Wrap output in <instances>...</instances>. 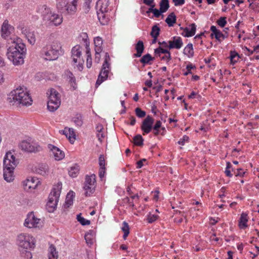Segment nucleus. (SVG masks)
<instances>
[{
  "label": "nucleus",
  "mask_w": 259,
  "mask_h": 259,
  "mask_svg": "<svg viewBox=\"0 0 259 259\" xmlns=\"http://www.w3.org/2000/svg\"><path fill=\"white\" fill-rule=\"evenodd\" d=\"M26 53L25 45L20 38L16 37L13 39L11 45L8 49L7 55L8 58L14 65H19L23 64Z\"/></svg>",
  "instance_id": "nucleus-1"
},
{
  "label": "nucleus",
  "mask_w": 259,
  "mask_h": 259,
  "mask_svg": "<svg viewBox=\"0 0 259 259\" xmlns=\"http://www.w3.org/2000/svg\"><path fill=\"white\" fill-rule=\"evenodd\" d=\"M35 239L30 234L21 233L16 238V244L21 256L25 259H31L32 254L31 252L35 247Z\"/></svg>",
  "instance_id": "nucleus-2"
},
{
  "label": "nucleus",
  "mask_w": 259,
  "mask_h": 259,
  "mask_svg": "<svg viewBox=\"0 0 259 259\" xmlns=\"http://www.w3.org/2000/svg\"><path fill=\"white\" fill-rule=\"evenodd\" d=\"M7 100L12 105L21 104L24 106H29L32 102L26 89L22 87L18 88L11 91L8 95Z\"/></svg>",
  "instance_id": "nucleus-3"
},
{
  "label": "nucleus",
  "mask_w": 259,
  "mask_h": 259,
  "mask_svg": "<svg viewBox=\"0 0 259 259\" xmlns=\"http://www.w3.org/2000/svg\"><path fill=\"white\" fill-rule=\"evenodd\" d=\"M18 162V159L11 151L6 153L4 158L3 177L7 182L10 183L14 180V169Z\"/></svg>",
  "instance_id": "nucleus-4"
},
{
  "label": "nucleus",
  "mask_w": 259,
  "mask_h": 259,
  "mask_svg": "<svg viewBox=\"0 0 259 259\" xmlns=\"http://www.w3.org/2000/svg\"><path fill=\"white\" fill-rule=\"evenodd\" d=\"M38 12L41 14L43 21L49 26H58L63 22L62 16L53 12L46 5L40 6Z\"/></svg>",
  "instance_id": "nucleus-5"
},
{
  "label": "nucleus",
  "mask_w": 259,
  "mask_h": 259,
  "mask_svg": "<svg viewBox=\"0 0 259 259\" xmlns=\"http://www.w3.org/2000/svg\"><path fill=\"white\" fill-rule=\"evenodd\" d=\"M63 53L61 44L58 41H54L51 45H47L42 48L40 55L44 59L51 61L56 60Z\"/></svg>",
  "instance_id": "nucleus-6"
},
{
  "label": "nucleus",
  "mask_w": 259,
  "mask_h": 259,
  "mask_svg": "<svg viewBox=\"0 0 259 259\" xmlns=\"http://www.w3.org/2000/svg\"><path fill=\"white\" fill-rule=\"evenodd\" d=\"M78 0H56L57 9L62 13L74 15L77 11Z\"/></svg>",
  "instance_id": "nucleus-7"
},
{
  "label": "nucleus",
  "mask_w": 259,
  "mask_h": 259,
  "mask_svg": "<svg viewBox=\"0 0 259 259\" xmlns=\"http://www.w3.org/2000/svg\"><path fill=\"white\" fill-rule=\"evenodd\" d=\"M62 189V183L58 182L54 185L49 196V200L47 206L50 212L53 211L56 208L59 201V197Z\"/></svg>",
  "instance_id": "nucleus-8"
},
{
  "label": "nucleus",
  "mask_w": 259,
  "mask_h": 259,
  "mask_svg": "<svg viewBox=\"0 0 259 259\" xmlns=\"http://www.w3.org/2000/svg\"><path fill=\"white\" fill-rule=\"evenodd\" d=\"M47 94L48 95V109L50 111L54 112L60 106L61 95L54 89H50Z\"/></svg>",
  "instance_id": "nucleus-9"
},
{
  "label": "nucleus",
  "mask_w": 259,
  "mask_h": 259,
  "mask_svg": "<svg viewBox=\"0 0 259 259\" xmlns=\"http://www.w3.org/2000/svg\"><path fill=\"white\" fill-rule=\"evenodd\" d=\"M110 58L108 53H105L104 63L102 65L101 70L98 76V78L96 81V85L99 86L103 81L106 80L110 70Z\"/></svg>",
  "instance_id": "nucleus-10"
},
{
  "label": "nucleus",
  "mask_w": 259,
  "mask_h": 259,
  "mask_svg": "<svg viewBox=\"0 0 259 259\" xmlns=\"http://www.w3.org/2000/svg\"><path fill=\"white\" fill-rule=\"evenodd\" d=\"M96 186V175L92 174L90 176H86L83 186V189L85 191L84 194L86 197H89L93 194L95 192Z\"/></svg>",
  "instance_id": "nucleus-11"
},
{
  "label": "nucleus",
  "mask_w": 259,
  "mask_h": 259,
  "mask_svg": "<svg viewBox=\"0 0 259 259\" xmlns=\"http://www.w3.org/2000/svg\"><path fill=\"white\" fill-rule=\"evenodd\" d=\"M72 62L76 64L78 69L81 71L83 69V59L81 58V48L80 46H74L71 51Z\"/></svg>",
  "instance_id": "nucleus-12"
},
{
  "label": "nucleus",
  "mask_w": 259,
  "mask_h": 259,
  "mask_svg": "<svg viewBox=\"0 0 259 259\" xmlns=\"http://www.w3.org/2000/svg\"><path fill=\"white\" fill-rule=\"evenodd\" d=\"M24 225L28 228H39L42 226V222L35 216L33 212H30L27 215Z\"/></svg>",
  "instance_id": "nucleus-13"
},
{
  "label": "nucleus",
  "mask_w": 259,
  "mask_h": 259,
  "mask_svg": "<svg viewBox=\"0 0 259 259\" xmlns=\"http://www.w3.org/2000/svg\"><path fill=\"white\" fill-rule=\"evenodd\" d=\"M20 148L27 152H37L42 150L41 147L37 143L29 142L26 140L22 141L19 144Z\"/></svg>",
  "instance_id": "nucleus-14"
},
{
  "label": "nucleus",
  "mask_w": 259,
  "mask_h": 259,
  "mask_svg": "<svg viewBox=\"0 0 259 259\" xmlns=\"http://www.w3.org/2000/svg\"><path fill=\"white\" fill-rule=\"evenodd\" d=\"M39 181L35 177H28L23 182L24 189L28 192H31L38 186Z\"/></svg>",
  "instance_id": "nucleus-15"
},
{
  "label": "nucleus",
  "mask_w": 259,
  "mask_h": 259,
  "mask_svg": "<svg viewBox=\"0 0 259 259\" xmlns=\"http://www.w3.org/2000/svg\"><path fill=\"white\" fill-rule=\"evenodd\" d=\"M154 119L151 116H147L143 121L141 124V130L143 132V135L149 134L152 130L153 124Z\"/></svg>",
  "instance_id": "nucleus-16"
},
{
  "label": "nucleus",
  "mask_w": 259,
  "mask_h": 259,
  "mask_svg": "<svg viewBox=\"0 0 259 259\" xmlns=\"http://www.w3.org/2000/svg\"><path fill=\"white\" fill-rule=\"evenodd\" d=\"M48 148L56 160H62L65 156L64 152L59 148L52 144L48 145Z\"/></svg>",
  "instance_id": "nucleus-17"
},
{
  "label": "nucleus",
  "mask_w": 259,
  "mask_h": 259,
  "mask_svg": "<svg viewBox=\"0 0 259 259\" xmlns=\"http://www.w3.org/2000/svg\"><path fill=\"white\" fill-rule=\"evenodd\" d=\"M20 30L21 33L28 39V42L31 45H34L36 41L34 32L31 31L29 28L24 27H21Z\"/></svg>",
  "instance_id": "nucleus-18"
},
{
  "label": "nucleus",
  "mask_w": 259,
  "mask_h": 259,
  "mask_svg": "<svg viewBox=\"0 0 259 259\" xmlns=\"http://www.w3.org/2000/svg\"><path fill=\"white\" fill-rule=\"evenodd\" d=\"M183 45L182 39L180 36H174L172 39L168 41V49H180Z\"/></svg>",
  "instance_id": "nucleus-19"
},
{
  "label": "nucleus",
  "mask_w": 259,
  "mask_h": 259,
  "mask_svg": "<svg viewBox=\"0 0 259 259\" xmlns=\"http://www.w3.org/2000/svg\"><path fill=\"white\" fill-rule=\"evenodd\" d=\"M181 29H183L184 32L182 33V35L185 37H189L193 36L195 35L196 30V25L194 23L191 24L188 27L185 28L181 27Z\"/></svg>",
  "instance_id": "nucleus-20"
},
{
  "label": "nucleus",
  "mask_w": 259,
  "mask_h": 259,
  "mask_svg": "<svg viewBox=\"0 0 259 259\" xmlns=\"http://www.w3.org/2000/svg\"><path fill=\"white\" fill-rule=\"evenodd\" d=\"M64 76L68 81L73 90H75L77 88L76 79L73 73L70 70H66L64 72Z\"/></svg>",
  "instance_id": "nucleus-21"
},
{
  "label": "nucleus",
  "mask_w": 259,
  "mask_h": 259,
  "mask_svg": "<svg viewBox=\"0 0 259 259\" xmlns=\"http://www.w3.org/2000/svg\"><path fill=\"white\" fill-rule=\"evenodd\" d=\"M109 4V0H99L97 2L96 8L97 11L107 12Z\"/></svg>",
  "instance_id": "nucleus-22"
},
{
  "label": "nucleus",
  "mask_w": 259,
  "mask_h": 259,
  "mask_svg": "<svg viewBox=\"0 0 259 259\" xmlns=\"http://www.w3.org/2000/svg\"><path fill=\"white\" fill-rule=\"evenodd\" d=\"M210 30L212 32L211 34V37H213V35H214L215 38L219 41H221L226 37V36H225L220 30L218 29L215 26H211Z\"/></svg>",
  "instance_id": "nucleus-23"
},
{
  "label": "nucleus",
  "mask_w": 259,
  "mask_h": 259,
  "mask_svg": "<svg viewBox=\"0 0 259 259\" xmlns=\"http://www.w3.org/2000/svg\"><path fill=\"white\" fill-rule=\"evenodd\" d=\"M11 29L12 27L9 24L8 21L7 20H5L1 28L2 36L5 38L8 37L10 34Z\"/></svg>",
  "instance_id": "nucleus-24"
},
{
  "label": "nucleus",
  "mask_w": 259,
  "mask_h": 259,
  "mask_svg": "<svg viewBox=\"0 0 259 259\" xmlns=\"http://www.w3.org/2000/svg\"><path fill=\"white\" fill-rule=\"evenodd\" d=\"M135 50L137 52L133 55L134 57L139 58L141 57L144 50V43L142 40H139L136 44Z\"/></svg>",
  "instance_id": "nucleus-25"
},
{
  "label": "nucleus",
  "mask_w": 259,
  "mask_h": 259,
  "mask_svg": "<svg viewBox=\"0 0 259 259\" xmlns=\"http://www.w3.org/2000/svg\"><path fill=\"white\" fill-rule=\"evenodd\" d=\"M61 132L70 141H74L75 139L76 135L72 128L66 127L64 130Z\"/></svg>",
  "instance_id": "nucleus-26"
},
{
  "label": "nucleus",
  "mask_w": 259,
  "mask_h": 259,
  "mask_svg": "<svg viewBox=\"0 0 259 259\" xmlns=\"http://www.w3.org/2000/svg\"><path fill=\"white\" fill-rule=\"evenodd\" d=\"M48 258L49 259L58 258V252L53 244H51L49 246L48 249Z\"/></svg>",
  "instance_id": "nucleus-27"
},
{
  "label": "nucleus",
  "mask_w": 259,
  "mask_h": 259,
  "mask_svg": "<svg viewBox=\"0 0 259 259\" xmlns=\"http://www.w3.org/2000/svg\"><path fill=\"white\" fill-rule=\"evenodd\" d=\"M84 238L88 244L92 245L95 240V233L93 230H90L85 234Z\"/></svg>",
  "instance_id": "nucleus-28"
},
{
  "label": "nucleus",
  "mask_w": 259,
  "mask_h": 259,
  "mask_svg": "<svg viewBox=\"0 0 259 259\" xmlns=\"http://www.w3.org/2000/svg\"><path fill=\"white\" fill-rule=\"evenodd\" d=\"M35 171L37 173L44 176L46 175L49 171L48 165L45 163L40 164L36 167Z\"/></svg>",
  "instance_id": "nucleus-29"
},
{
  "label": "nucleus",
  "mask_w": 259,
  "mask_h": 259,
  "mask_svg": "<svg viewBox=\"0 0 259 259\" xmlns=\"http://www.w3.org/2000/svg\"><path fill=\"white\" fill-rule=\"evenodd\" d=\"M74 193L70 191L67 194L64 206L66 208L69 207L73 204Z\"/></svg>",
  "instance_id": "nucleus-30"
},
{
  "label": "nucleus",
  "mask_w": 259,
  "mask_h": 259,
  "mask_svg": "<svg viewBox=\"0 0 259 259\" xmlns=\"http://www.w3.org/2000/svg\"><path fill=\"white\" fill-rule=\"evenodd\" d=\"M94 45H95V51L98 52V51H103V40L102 38L99 36H97L94 38Z\"/></svg>",
  "instance_id": "nucleus-31"
},
{
  "label": "nucleus",
  "mask_w": 259,
  "mask_h": 259,
  "mask_svg": "<svg viewBox=\"0 0 259 259\" xmlns=\"http://www.w3.org/2000/svg\"><path fill=\"white\" fill-rule=\"evenodd\" d=\"M240 57L238 53L235 51H231L230 53L229 58L230 60V64L232 65L235 64L239 60Z\"/></svg>",
  "instance_id": "nucleus-32"
},
{
  "label": "nucleus",
  "mask_w": 259,
  "mask_h": 259,
  "mask_svg": "<svg viewBox=\"0 0 259 259\" xmlns=\"http://www.w3.org/2000/svg\"><path fill=\"white\" fill-rule=\"evenodd\" d=\"M106 13L97 11L98 19L100 23L103 25L107 24L109 21V18L106 16Z\"/></svg>",
  "instance_id": "nucleus-33"
},
{
  "label": "nucleus",
  "mask_w": 259,
  "mask_h": 259,
  "mask_svg": "<svg viewBox=\"0 0 259 259\" xmlns=\"http://www.w3.org/2000/svg\"><path fill=\"white\" fill-rule=\"evenodd\" d=\"M177 17L174 12L169 14L165 19V22L167 24L168 26L171 27L176 23Z\"/></svg>",
  "instance_id": "nucleus-34"
},
{
  "label": "nucleus",
  "mask_w": 259,
  "mask_h": 259,
  "mask_svg": "<svg viewBox=\"0 0 259 259\" xmlns=\"http://www.w3.org/2000/svg\"><path fill=\"white\" fill-rule=\"evenodd\" d=\"M248 222L247 215L244 213H242L240 218L239 226L241 229L245 228L247 225V222Z\"/></svg>",
  "instance_id": "nucleus-35"
},
{
  "label": "nucleus",
  "mask_w": 259,
  "mask_h": 259,
  "mask_svg": "<svg viewBox=\"0 0 259 259\" xmlns=\"http://www.w3.org/2000/svg\"><path fill=\"white\" fill-rule=\"evenodd\" d=\"M183 53L188 57H192L194 56L193 45L191 43L188 44L184 48Z\"/></svg>",
  "instance_id": "nucleus-36"
},
{
  "label": "nucleus",
  "mask_w": 259,
  "mask_h": 259,
  "mask_svg": "<svg viewBox=\"0 0 259 259\" xmlns=\"http://www.w3.org/2000/svg\"><path fill=\"white\" fill-rule=\"evenodd\" d=\"M160 10L161 12H165L169 8V1L168 0H161L159 4Z\"/></svg>",
  "instance_id": "nucleus-37"
},
{
  "label": "nucleus",
  "mask_w": 259,
  "mask_h": 259,
  "mask_svg": "<svg viewBox=\"0 0 259 259\" xmlns=\"http://www.w3.org/2000/svg\"><path fill=\"white\" fill-rule=\"evenodd\" d=\"M154 60V58L152 57L150 54H147L145 55H144L141 59H140V61L141 63H143V64H151V63L150 62L151 61H153Z\"/></svg>",
  "instance_id": "nucleus-38"
},
{
  "label": "nucleus",
  "mask_w": 259,
  "mask_h": 259,
  "mask_svg": "<svg viewBox=\"0 0 259 259\" xmlns=\"http://www.w3.org/2000/svg\"><path fill=\"white\" fill-rule=\"evenodd\" d=\"M79 172V166L77 165L73 166L70 167L68 173L70 177L72 178L76 177Z\"/></svg>",
  "instance_id": "nucleus-39"
},
{
  "label": "nucleus",
  "mask_w": 259,
  "mask_h": 259,
  "mask_svg": "<svg viewBox=\"0 0 259 259\" xmlns=\"http://www.w3.org/2000/svg\"><path fill=\"white\" fill-rule=\"evenodd\" d=\"M73 122L78 127H80L83 124L82 117L80 114H77L72 118Z\"/></svg>",
  "instance_id": "nucleus-40"
},
{
  "label": "nucleus",
  "mask_w": 259,
  "mask_h": 259,
  "mask_svg": "<svg viewBox=\"0 0 259 259\" xmlns=\"http://www.w3.org/2000/svg\"><path fill=\"white\" fill-rule=\"evenodd\" d=\"M122 231L123 232V238L126 239L130 233V228L128 224L126 222H123L121 228Z\"/></svg>",
  "instance_id": "nucleus-41"
},
{
  "label": "nucleus",
  "mask_w": 259,
  "mask_h": 259,
  "mask_svg": "<svg viewBox=\"0 0 259 259\" xmlns=\"http://www.w3.org/2000/svg\"><path fill=\"white\" fill-rule=\"evenodd\" d=\"M170 53L169 51L166 49H164V48L159 46L158 48L154 50V53L155 55L160 57L161 54H167Z\"/></svg>",
  "instance_id": "nucleus-42"
},
{
  "label": "nucleus",
  "mask_w": 259,
  "mask_h": 259,
  "mask_svg": "<svg viewBox=\"0 0 259 259\" xmlns=\"http://www.w3.org/2000/svg\"><path fill=\"white\" fill-rule=\"evenodd\" d=\"M161 126V122L160 120L156 121L155 124L153 126V134L155 136H157L159 134L160 129Z\"/></svg>",
  "instance_id": "nucleus-43"
},
{
  "label": "nucleus",
  "mask_w": 259,
  "mask_h": 259,
  "mask_svg": "<svg viewBox=\"0 0 259 259\" xmlns=\"http://www.w3.org/2000/svg\"><path fill=\"white\" fill-rule=\"evenodd\" d=\"M134 144L137 146H142L143 145L144 139L142 136L140 135H137L134 137L133 139Z\"/></svg>",
  "instance_id": "nucleus-44"
},
{
  "label": "nucleus",
  "mask_w": 259,
  "mask_h": 259,
  "mask_svg": "<svg viewBox=\"0 0 259 259\" xmlns=\"http://www.w3.org/2000/svg\"><path fill=\"white\" fill-rule=\"evenodd\" d=\"M160 28L157 25H154L152 28L150 34L152 37H157L159 34Z\"/></svg>",
  "instance_id": "nucleus-45"
},
{
  "label": "nucleus",
  "mask_w": 259,
  "mask_h": 259,
  "mask_svg": "<svg viewBox=\"0 0 259 259\" xmlns=\"http://www.w3.org/2000/svg\"><path fill=\"white\" fill-rule=\"evenodd\" d=\"M76 219H77V221L82 225H83V226H84V225H89L91 223L90 221L87 220L85 219L84 218H83V217H82L81 216V214L80 213L77 215Z\"/></svg>",
  "instance_id": "nucleus-46"
},
{
  "label": "nucleus",
  "mask_w": 259,
  "mask_h": 259,
  "mask_svg": "<svg viewBox=\"0 0 259 259\" xmlns=\"http://www.w3.org/2000/svg\"><path fill=\"white\" fill-rule=\"evenodd\" d=\"M195 68V66L192 64L190 63L186 66V71L184 72L183 74L185 76H187L189 74H192L191 70Z\"/></svg>",
  "instance_id": "nucleus-47"
},
{
  "label": "nucleus",
  "mask_w": 259,
  "mask_h": 259,
  "mask_svg": "<svg viewBox=\"0 0 259 259\" xmlns=\"http://www.w3.org/2000/svg\"><path fill=\"white\" fill-rule=\"evenodd\" d=\"M135 113L136 115L140 118H143L146 115V112L142 110L140 108H136Z\"/></svg>",
  "instance_id": "nucleus-48"
},
{
  "label": "nucleus",
  "mask_w": 259,
  "mask_h": 259,
  "mask_svg": "<svg viewBox=\"0 0 259 259\" xmlns=\"http://www.w3.org/2000/svg\"><path fill=\"white\" fill-rule=\"evenodd\" d=\"M217 24L221 27H224L227 24L226 18L225 17H221L218 21Z\"/></svg>",
  "instance_id": "nucleus-49"
},
{
  "label": "nucleus",
  "mask_w": 259,
  "mask_h": 259,
  "mask_svg": "<svg viewBox=\"0 0 259 259\" xmlns=\"http://www.w3.org/2000/svg\"><path fill=\"white\" fill-rule=\"evenodd\" d=\"M91 2H90L89 0L85 1V2L83 6V9L85 13H87L91 8L90 5H91Z\"/></svg>",
  "instance_id": "nucleus-50"
},
{
  "label": "nucleus",
  "mask_w": 259,
  "mask_h": 259,
  "mask_svg": "<svg viewBox=\"0 0 259 259\" xmlns=\"http://www.w3.org/2000/svg\"><path fill=\"white\" fill-rule=\"evenodd\" d=\"M123 201L125 203H128L130 207H132L133 209L135 208V205L133 201H131L130 197H126L124 198Z\"/></svg>",
  "instance_id": "nucleus-51"
},
{
  "label": "nucleus",
  "mask_w": 259,
  "mask_h": 259,
  "mask_svg": "<svg viewBox=\"0 0 259 259\" xmlns=\"http://www.w3.org/2000/svg\"><path fill=\"white\" fill-rule=\"evenodd\" d=\"M161 60L165 61L166 63H168L170 60L171 59V54L170 52L167 54H165L164 56L162 57H160Z\"/></svg>",
  "instance_id": "nucleus-52"
},
{
  "label": "nucleus",
  "mask_w": 259,
  "mask_h": 259,
  "mask_svg": "<svg viewBox=\"0 0 259 259\" xmlns=\"http://www.w3.org/2000/svg\"><path fill=\"white\" fill-rule=\"evenodd\" d=\"M158 218L157 215L150 214L148 215L147 220L149 223H152L155 221Z\"/></svg>",
  "instance_id": "nucleus-53"
},
{
  "label": "nucleus",
  "mask_w": 259,
  "mask_h": 259,
  "mask_svg": "<svg viewBox=\"0 0 259 259\" xmlns=\"http://www.w3.org/2000/svg\"><path fill=\"white\" fill-rule=\"evenodd\" d=\"M100 167H105V160L103 155H101L99 158Z\"/></svg>",
  "instance_id": "nucleus-54"
},
{
  "label": "nucleus",
  "mask_w": 259,
  "mask_h": 259,
  "mask_svg": "<svg viewBox=\"0 0 259 259\" xmlns=\"http://www.w3.org/2000/svg\"><path fill=\"white\" fill-rule=\"evenodd\" d=\"M231 167V164L230 162L227 163V167L225 170V174L227 176L229 177H231L232 176V174L231 172V171L230 170V168Z\"/></svg>",
  "instance_id": "nucleus-55"
},
{
  "label": "nucleus",
  "mask_w": 259,
  "mask_h": 259,
  "mask_svg": "<svg viewBox=\"0 0 259 259\" xmlns=\"http://www.w3.org/2000/svg\"><path fill=\"white\" fill-rule=\"evenodd\" d=\"M131 200L133 201L134 203H137L140 199V196L138 193L134 194L132 195L129 196Z\"/></svg>",
  "instance_id": "nucleus-56"
},
{
  "label": "nucleus",
  "mask_w": 259,
  "mask_h": 259,
  "mask_svg": "<svg viewBox=\"0 0 259 259\" xmlns=\"http://www.w3.org/2000/svg\"><path fill=\"white\" fill-rule=\"evenodd\" d=\"M97 136L98 140L101 143L106 136L105 131L102 132V133L100 132V133H97Z\"/></svg>",
  "instance_id": "nucleus-57"
},
{
  "label": "nucleus",
  "mask_w": 259,
  "mask_h": 259,
  "mask_svg": "<svg viewBox=\"0 0 259 259\" xmlns=\"http://www.w3.org/2000/svg\"><path fill=\"white\" fill-rule=\"evenodd\" d=\"M249 7L253 9L254 11L259 12V4L258 3H250Z\"/></svg>",
  "instance_id": "nucleus-58"
},
{
  "label": "nucleus",
  "mask_w": 259,
  "mask_h": 259,
  "mask_svg": "<svg viewBox=\"0 0 259 259\" xmlns=\"http://www.w3.org/2000/svg\"><path fill=\"white\" fill-rule=\"evenodd\" d=\"M189 139V137L185 135L179 141L178 144L181 145H184L185 142H188Z\"/></svg>",
  "instance_id": "nucleus-59"
},
{
  "label": "nucleus",
  "mask_w": 259,
  "mask_h": 259,
  "mask_svg": "<svg viewBox=\"0 0 259 259\" xmlns=\"http://www.w3.org/2000/svg\"><path fill=\"white\" fill-rule=\"evenodd\" d=\"M87 58L92 57L91 50L89 47V42L85 41Z\"/></svg>",
  "instance_id": "nucleus-60"
},
{
  "label": "nucleus",
  "mask_w": 259,
  "mask_h": 259,
  "mask_svg": "<svg viewBox=\"0 0 259 259\" xmlns=\"http://www.w3.org/2000/svg\"><path fill=\"white\" fill-rule=\"evenodd\" d=\"M105 173L106 167H100L99 171V176L101 179L104 177Z\"/></svg>",
  "instance_id": "nucleus-61"
},
{
  "label": "nucleus",
  "mask_w": 259,
  "mask_h": 259,
  "mask_svg": "<svg viewBox=\"0 0 259 259\" xmlns=\"http://www.w3.org/2000/svg\"><path fill=\"white\" fill-rule=\"evenodd\" d=\"M236 176L242 177L245 174V172L242 169H237V171H234Z\"/></svg>",
  "instance_id": "nucleus-62"
},
{
  "label": "nucleus",
  "mask_w": 259,
  "mask_h": 259,
  "mask_svg": "<svg viewBox=\"0 0 259 259\" xmlns=\"http://www.w3.org/2000/svg\"><path fill=\"white\" fill-rule=\"evenodd\" d=\"M153 13L154 14V16L156 18H159L160 17L161 14L163 13V12H161V10L160 9L158 10V9L155 8Z\"/></svg>",
  "instance_id": "nucleus-63"
},
{
  "label": "nucleus",
  "mask_w": 259,
  "mask_h": 259,
  "mask_svg": "<svg viewBox=\"0 0 259 259\" xmlns=\"http://www.w3.org/2000/svg\"><path fill=\"white\" fill-rule=\"evenodd\" d=\"M175 4V6H181L185 3V0H172Z\"/></svg>",
  "instance_id": "nucleus-64"
}]
</instances>
